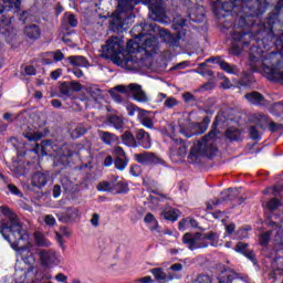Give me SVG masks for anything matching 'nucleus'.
Wrapping results in <instances>:
<instances>
[{
    "label": "nucleus",
    "mask_w": 283,
    "mask_h": 283,
    "mask_svg": "<svg viewBox=\"0 0 283 283\" xmlns=\"http://www.w3.org/2000/svg\"><path fill=\"white\" fill-rule=\"evenodd\" d=\"M70 90H72V92H81V90H83V85L77 82H71Z\"/></svg>",
    "instance_id": "45"
},
{
    "label": "nucleus",
    "mask_w": 283,
    "mask_h": 283,
    "mask_svg": "<svg viewBox=\"0 0 283 283\" xmlns=\"http://www.w3.org/2000/svg\"><path fill=\"white\" fill-rule=\"evenodd\" d=\"M31 185L39 189H41V187H45V185H48V175L45 172L33 174L31 177Z\"/></svg>",
    "instance_id": "13"
},
{
    "label": "nucleus",
    "mask_w": 283,
    "mask_h": 283,
    "mask_svg": "<svg viewBox=\"0 0 283 283\" xmlns=\"http://www.w3.org/2000/svg\"><path fill=\"white\" fill-rule=\"evenodd\" d=\"M55 280H56V282L67 283V275H65L63 273H57L55 275Z\"/></svg>",
    "instance_id": "54"
},
{
    "label": "nucleus",
    "mask_w": 283,
    "mask_h": 283,
    "mask_svg": "<svg viewBox=\"0 0 283 283\" xmlns=\"http://www.w3.org/2000/svg\"><path fill=\"white\" fill-rule=\"evenodd\" d=\"M53 54V60L55 62L63 61L65 59V55L61 51H55Z\"/></svg>",
    "instance_id": "48"
},
{
    "label": "nucleus",
    "mask_w": 283,
    "mask_h": 283,
    "mask_svg": "<svg viewBox=\"0 0 283 283\" xmlns=\"http://www.w3.org/2000/svg\"><path fill=\"white\" fill-rule=\"evenodd\" d=\"M182 242L184 244H187L190 251H196L198 249H207V247H209V242H205V238L200 232H187L182 237Z\"/></svg>",
    "instance_id": "6"
},
{
    "label": "nucleus",
    "mask_w": 283,
    "mask_h": 283,
    "mask_svg": "<svg viewBox=\"0 0 283 283\" xmlns=\"http://www.w3.org/2000/svg\"><path fill=\"white\" fill-rule=\"evenodd\" d=\"M170 143L174 145V147L170 148V151L174 156H187V146L182 144V140L171 137Z\"/></svg>",
    "instance_id": "10"
},
{
    "label": "nucleus",
    "mask_w": 283,
    "mask_h": 283,
    "mask_svg": "<svg viewBox=\"0 0 283 283\" xmlns=\"http://www.w3.org/2000/svg\"><path fill=\"white\" fill-rule=\"evenodd\" d=\"M192 283H211L209 275H199Z\"/></svg>",
    "instance_id": "42"
},
{
    "label": "nucleus",
    "mask_w": 283,
    "mask_h": 283,
    "mask_svg": "<svg viewBox=\"0 0 283 283\" xmlns=\"http://www.w3.org/2000/svg\"><path fill=\"white\" fill-rule=\"evenodd\" d=\"M138 120L147 129H154V120L147 116V111L138 109Z\"/></svg>",
    "instance_id": "16"
},
{
    "label": "nucleus",
    "mask_w": 283,
    "mask_h": 283,
    "mask_svg": "<svg viewBox=\"0 0 283 283\" xmlns=\"http://www.w3.org/2000/svg\"><path fill=\"white\" fill-rule=\"evenodd\" d=\"M114 154L117 158H125V150L120 146L114 148Z\"/></svg>",
    "instance_id": "49"
},
{
    "label": "nucleus",
    "mask_w": 283,
    "mask_h": 283,
    "mask_svg": "<svg viewBox=\"0 0 283 283\" xmlns=\"http://www.w3.org/2000/svg\"><path fill=\"white\" fill-rule=\"evenodd\" d=\"M8 189L11 193H13V196H21V190H19V188L12 184H9Z\"/></svg>",
    "instance_id": "46"
},
{
    "label": "nucleus",
    "mask_w": 283,
    "mask_h": 283,
    "mask_svg": "<svg viewBox=\"0 0 283 283\" xmlns=\"http://www.w3.org/2000/svg\"><path fill=\"white\" fill-rule=\"evenodd\" d=\"M140 283H151L154 282V280L151 279V276H145L143 279L139 280Z\"/></svg>",
    "instance_id": "63"
},
{
    "label": "nucleus",
    "mask_w": 283,
    "mask_h": 283,
    "mask_svg": "<svg viewBox=\"0 0 283 283\" xmlns=\"http://www.w3.org/2000/svg\"><path fill=\"white\" fill-rule=\"evenodd\" d=\"M115 167H116V169H119V171H123V169H125V167H127V161L123 160L122 157H117L115 159Z\"/></svg>",
    "instance_id": "38"
},
{
    "label": "nucleus",
    "mask_w": 283,
    "mask_h": 283,
    "mask_svg": "<svg viewBox=\"0 0 283 283\" xmlns=\"http://www.w3.org/2000/svg\"><path fill=\"white\" fill-rule=\"evenodd\" d=\"M91 224H92V227H98V224H101V216H98V213H94L92 216Z\"/></svg>",
    "instance_id": "44"
},
{
    "label": "nucleus",
    "mask_w": 283,
    "mask_h": 283,
    "mask_svg": "<svg viewBox=\"0 0 283 283\" xmlns=\"http://www.w3.org/2000/svg\"><path fill=\"white\" fill-rule=\"evenodd\" d=\"M136 140L144 149H151V136L145 129H138L136 132Z\"/></svg>",
    "instance_id": "9"
},
{
    "label": "nucleus",
    "mask_w": 283,
    "mask_h": 283,
    "mask_svg": "<svg viewBox=\"0 0 283 283\" xmlns=\"http://www.w3.org/2000/svg\"><path fill=\"white\" fill-rule=\"evenodd\" d=\"M217 136L218 130L212 129L201 139V142L193 144L190 149V160H198L200 156H207L208 158H211V156L218 151V148L213 145V140H216Z\"/></svg>",
    "instance_id": "3"
},
{
    "label": "nucleus",
    "mask_w": 283,
    "mask_h": 283,
    "mask_svg": "<svg viewBox=\"0 0 283 283\" xmlns=\"http://www.w3.org/2000/svg\"><path fill=\"white\" fill-rule=\"evenodd\" d=\"M259 120L262 127H264V125H269L271 132H275L276 125L275 123L269 120V117H266L265 115H259Z\"/></svg>",
    "instance_id": "31"
},
{
    "label": "nucleus",
    "mask_w": 283,
    "mask_h": 283,
    "mask_svg": "<svg viewBox=\"0 0 283 283\" xmlns=\"http://www.w3.org/2000/svg\"><path fill=\"white\" fill-rule=\"evenodd\" d=\"M262 70L269 81H276L277 83H283V71H280L277 66H269V60H265V62H263Z\"/></svg>",
    "instance_id": "7"
},
{
    "label": "nucleus",
    "mask_w": 283,
    "mask_h": 283,
    "mask_svg": "<svg viewBox=\"0 0 283 283\" xmlns=\"http://www.w3.org/2000/svg\"><path fill=\"white\" fill-rule=\"evenodd\" d=\"M24 138L29 140V143H36V140H41L43 138V133L41 132H33V133H25L23 134Z\"/></svg>",
    "instance_id": "27"
},
{
    "label": "nucleus",
    "mask_w": 283,
    "mask_h": 283,
    "mask_svg": "<svg viewBox=\"0 0 283 283\" xmlns=\"http://www.w3.org/2000/svg\"><path fill=\"white\" fill-rule=\"evenodd\" d=\"M226 137L229 140H239L240 139V132L237 128H228L226 130Z\"/></svg>",
    "instance_id": "30"
},
{
    "label": "nucleus",
    "mask_w": 283,
    "mask_h": 283,
    "mask_svg": "<svg viewBox=\"0 0 283 283\" xmlns=\"http://www.w3.org/2000/svg\"><path fill=\"white\" fill-rule=\"evenodd\" d=\"M124 105L127 109L128 116H134L136 114V112L138 109V107H136V105H134L129 102H126Z\"/></svg>",
    "instance_id": "37"
},
{
    "label": "nucleus",
    "mask_w": 283,
    "mask_h": 283,
    "mask_svg": "<svg viewBox=\"0 0 283 283\" xmlns=\"http://www.w3.org/2000/svg\"><path fill=\"white\" fill-rule=\"evenodd\" d=\"M144 222L147 224L148 229L150 231H156L158 229V221L156 220V217L151 213H147L144 218Z\"/></svg>",
    "instance_id": "21"
},
{
    "label": "nucleus",
    "mask_w": 283,
    "mask_h": 283,
    "mask_svg": "<svg viewBox=\"0 0 283 283\" xmlns=\"http://www.w3.org/2000/svg\"><path fill=\"white\" fill-rule=\"evenodd\" d=\"M208 63H214L217 65H219V67H221V63H223L224 61L221 57H209L207 60Z\"/></svg>",
    "instance_id": "53"
},
{
    "label": "nucleus",
    "mask_w": 283,
    "mask_h": 283,
    "mask_svg": "<svg viewBox=\"0 0 283 283\" xmlns=\"http://www.w3.org/2000/svg\"><path fill=\"white\" fill-rule=\"evenodd\" d=\"M150 273L154 275L155 280L159 283L169 282V280H174L172 277L167 276V273L163 271V268H155L150 270Z\"/></svg>",
    "instance_id": "18"
},
{
    "label": "nucleus",
    "mask_w": 283,
    "mask_h": 283,
    "mask_svg": "<svg viewBox=\"0 0 283 283\" xmlns=\"http://www.w3.org/2000/svg\"><path fill=\"white\" fill-rule=\"evenodd\" d=\"M102 50L106 52L119 67H132V64L136 63L132 54L140 52V44L130 40L125 50V42H123L120 38L114 36L106 42V45H104Z\"/></svg>",
    "instance_id": "2"
},
{
    "label": "nucleus",
    "mask_w": 283,
    "mask_h": 283,
    "mask_svg": "<svg viewBox=\"0 0 283 283\" xmlns=\"http://www.w3.org/2000/svg\"><path fill=\"white\" fill-rule=\"evenodd\" d=\"M0 212L9 220L7 223L1 222L0 233L11 244L17 256L21 258L24 264L34 266L36 264V258L34 256L36 253L43 266H59L61 264V254L54 250H39L34 244L30 243V235L23 230V226H21L17 214L10 208L1 206Z\"/></svg>",
    "instance_id": "1"
},
{
    "label": "nucleus",
    "mask_w": 283,
    "mask_h": 283,
    "mask_svg": "<svg viewBox=\"0 0 283 283\" xmlns=\"http://www.w3.org/2000/svg\"><path fill=\"white\" fill-rule=\"evenodd\" d=\"M158 45V40L154 36H148L144 39V51L146 52L147 56H151L156 54V48Z\"/></svg>",
    "instance_id": "11"
},
{
    "label": "nucleus",
    "mask_w": 283,
    "mask_h": 283,
    "mask_svg": "<svg viewBox=\"0 0 283 283\" xmlns=\"http://www.w3.org/2000/svg\"><path fill=\"white\" fill-rule=\"evenodd\" d=\"M165 107H167L168 109H171L172 107H176V105H178V102L176 98L174 97H168L165 103H164Z\"/></svg>",
    "instance_id": "40"
},
{
    "label": "nucleus",
    "mask_w": 283,
    "mask_h": 283,
    "mask_svg": "<svg viewBox=\"0 0 283 283\" xmlns=\"http://www.w3.org/2000/svg\"><path fill=\"white\" fill-rule=\"evenodd\" d=\"M15 283H25V271L20 270L15 272Z\"/></svg>",
    "instance_id": "39"
},
{
    "label": "nucleus",
    "mask_w": 283,
    "mask_h": 283,
    "mask_svg": "<svg viewBox=\"0 0 283 283\" xmlns=\"http://www.w3.org/2000/svg\"><path fill=\"white\" fill-rule=\"evenodd\" d=\"M122 142L124 145H126V147H133L134 149H136V147H138V142H137L136 137H134V134H132V132H129V130H126L122 135Z\"/></svg>",
    "instance_id": "15"
},
{
    "label": "nucleus",
    "mask_w": 283,
    "mask_h": 283,
    "mask_svg": "<svg viewBox=\"0 0 283 283\" xmlns=\"http://www.w3.org/2000/svg\"><path fill=\"white\" fill-rule=\"evenodd\" d=\"M247 243L239 242L234 251H237V253H244V251H247Z\"/></svg>",
    "instance_id": "50"
},
{
    "label": "nucleus",
    "mask_w": 283,
    "mask_h": 283,
    "mask_svg": "<svg viewBox=\"0 0 283 283\" xmlns=\"http://www.w3.org/2000/svg\"><path fill=\"white\" fill-rule=\"evenodd\" d=\"M200 130L196 129V123H191L189 118L181 117L178 120V125H170V134L176 136V134H181L186 138H191L192 136H198Z\"/></svg>",
    "instance_id": "4"
},
{
    "label": "nucleus",
    "mask_w": 283,
    "mask_h": 283,
    "mask_svg": "<svg viewBox=\"0 0 283 283\" xmlns=\"http://www.w3.org/2000/svg\"><path fill=\"white\" fill-rule=\"evenodd\" d=\"M61 233L64 238H70L72 235V232L67 228H61Z\"/></svg>",
    "instance_id": "62"
},
{
    "label": "nucleus",
    "mask_w": 283,
    "mask_h": 283,
    "mask_svg": "<svg viewBox=\"0 0 283 283\" xmlns=\"http://www.w3.org/2000/svg\"><path fill=\"white\" fill-rule=\"evenodd\" d=\"M160 8H163V0H159L157 6H154V4L150 6V10L154 12V14H157Z\"/></svg>",
    "instance_id": "57"
},
{
    "label": "nucleus",
    "mask_w": 283,
    "mask_h": 283,
    "mask_svg": "<svg viewBox=\"0 0 283 283\" xmlns=\"http://www.w3.org/2000/svg\"><path fill=\"white\" fill-rule=\"evenodd\" d=\"M44 223L48 226V227H54V224H56V219L54 218V216L52 214H46L44 217Z\"/></svg>",
    "instance_id": "41"
},
{
    "label": "nucleus",
    "mask_w": 283,
    "mask_h": 283,
    "mask_svg": "<svg viewBox=\"0 0 283 283\" xmlns=\"http://www.w3.org/2000/svg\"><path fill=\"white\" fill-rule=\"evenodd\" d=\"M219 283H231L235 280V272L233 270L226 269L219 273Z\"/></svg>",
    "instance_id": "17"
},
{
    "label": "nucleus",
    "mask_w": 283,
    "mask_h": 283,
    "mask_svg": "<svg viewBox=\"0 0 283 283\" xmlns=\"http://www.w3.org/2000/svg\"><path fill=\"white\" fill-rule=\"evenodd\" d=\"M221 70H223V72H227L228 74H235L238 72V69L229 63H227L226 61L221 62Z\"/></svg>",
    "instance_id": "35"
},
{
    "label": "nucleus",
    "mask_w": 283,
    "mask_h": 283,
    "mask_svg": "<svg viewBox=\"0 0 283 283\" xmlns=\"http://www.w3.org/2000/svg\"><path fill=\"white\" fill-rule=\"evenodd\" d=\"M59 76H61V69H57V70L51 72V78H53V81H56V78H59Z\"/></svg>",
    "instance_id": "60"
},
{
    "label": "nucleus",
    "mask_w": 283,
    "mask_h": 283,
    "mask_svg": "<svg viewBox=\"0 0 283 283\" xmlns=\"http://www.w3.org/2000/svg\"><path fill=\"white\" fill-rule=\"evenodd\" d=\"M4 6L0 9V14H3V12H10L13 10V12H19L21 8V0H2Z\"/></svg>",
    "instance_id": "12"
},
{
    "label": "nucleus",
    "mask_w": 283,
    "mask_h": 283,
    "mask_svg": "<svg viewBox=\"0 0 283 283\" xmlns=\"http://www.w3.org/2000/svg\"><path fill=\"white\" fill-rule=\"evenodd\" d=\"M170 271H176V272L182 271V264H180V263H175V264H172V265L170 266Z\"/></svg>",
    "instance_id": "61"
},
{
    "label": "nucleus",
    "mask_w": 283,
    "mask_h": 283,
    "mask_svg": "<svg viewBox=\"0 0 283 283\" xmlns=\"http://www.w3.org/2000/svg\"><path fill=\"white\" fill-rule=\"evenodd\" d=\"M208 127H209V120H207V119H205L201 123L195 124V129L197 132H199L198 135L205 134L207 132Z\"/></svg>",
    "instance_id": "33"
},
{
    "label": "nucleus",
    "mask_w": 283,
    "mask_h": 283,
    "mask_svg": "<svg viewBox=\"0 0 283 283\" xmlns=\"http://www.w3.org/2000/svg\"><path fill=\"white\" fill-rule=\"evenodd\" d=\"M187 227H189L188 219H184L179 222V231H185V229H187Z\"/></svg>",
    "instance_id": "56"
},
{
    "label": "nucleus",
    "mask_w": 283,
    "mask_h": 283,
    "mask_svg": "<svg viewBox=\"0 0 283 283\" xmlns=\"http://www.w3.org/2000/svg\"><path fill=\"white\" fill-rule=\"evenodd\" d=\"M24 32L29 39H39L41 36V30L36 25L27 27Z\"/></svg>",
    "instance_id": "22"
},
{
    "label": "nucleus",
    "mask_w": 283,
    "mask_h": 283,
    "mask_svg": "<svg viewBox=\"0 0 283 283\" xmlns=\"http://www.w3.org/2000/svg\"><path fill=\"white\" fill-rule=\"evenodd\" d=\"M161 216L165 218V220H170L171 222H176L178 220L180 212L177 209L174 208H166Z\"/></svg>",
    "instance_id": "20"
},
{
    "label": "nucleus",
    "mask_w": 283,
    "mask_h": 283,
    "mask_svg": "<svg viewBox=\"0 0 283 283\" xmlns=\"http://www.w3.org/2000/svg\"><path fill=\"white\" fill-rule=\"evenodd\" d=\"M67 60L73 67H90V62L83 55H72Z\"/></svg>",
    "instance_id": "14"
},
{
    "label": "nucleus",
    "mask_w": 283,
    "mask_h": 283,
    "mask_svg": "<svg viewBox=\"0 0 283 283\" xmlns=\"http://www.w3.org/2000/svg\"><path fill=\"white\" fill-rule=\"evenodd\" d=\"M67 19L71 28H76V25H78V21L76 20V17H74V14H69Z\"/></svg>",
    "instance_id": "47"
},
{
    "label": "nucleus",
    "mask_w": 283,
    "mask_h": 283,
    "mask_svg": "<svg viewBox=\"0 0 283 283\" xmlns=\"http://www.w3.org/2000/svg\"><path fill=\"white\" fill-rule=\"evenodd\" d=\"M281 205L282 202H280V200L271 199L268 203L263 205V207L269 211H275L276 209H280Z\"/></svg>",
    "instance_id": "32"
},
{
    "label": "nucleus",
    "mask_w": 283,
    "mask_h": 283,
    "mask_svg": "<svg viewBox=\"0 0 283 283\" xmlns=\"http://www.w3.org/2000/svg\"><path fill=\"white\" fill-rule=\"evenodd\" d=\"M221 87L223 90H230L231 81H229V78L224 77L223 81L221 82Z\"/></svg>",
    "instance_id": "58"
},
{
    "label": "nucleus",
    "mask_w": 283,
    "mask_h": 283,
    "mask_svg": "<svg viewBox=\"0 0 283 283\" xmlns=\"http://www.w3.org/2000/svg\"><path fill=\"white\" fill-rule=\"evenodd\" d=\"M250 138H252V140H260V132H258V128L255 127H250Z\"/></svg>",
    "instance_id": "43"
},
{
    "label": "nucleus",
    "mask_w": 283,
    "mask_h": 283,
    "mask_svg": "<svg viewBox=\"0 0 283 283\" xmlns=\"http://www.w3.org/2000/svg\"><path fill=\"white\" fill-rule=\"evenodd\" d=\"M145 205L150 211H156V209H158L160 205V200L158 199V197L150 196Z\"/></svg>",
    "instance_id": "24"
},
{
    "label": "nucleus",
    "mask_w": 283,
    "mask_h": 283,
    "mask_svg": "<svg viewBox=\"0 0 283 283\" xmlns=\"http://www.w3.org/2000/svg\"><path fill=\"white\" fill-rule=\"evenodd\" d=\"M116 189V184L108 182V181H102L97 185L98 191H114Z\"/></svg>",
    "instance_id": "25"
},
{
    "label": "nucleus",
    "mask_w": 283,
    "mask_h": 283,
    "mask_svg": "<svg viewBox=\"0 0 283 283\" xmlns=\"http://www.w3.org/2000/svg\"><path fill=\"white\" fill-rule=\"evenodd\" d=\"M135 160L140 165H159L163 160L154 153L135 154Z\"/></svg>",
    "instance_id": "8"
},
{
    "label": "nucleus",
    "mask_w": 283,
    "mask_h": 283,
    "mask_svg": "<svg viewBox=\"0 0 283 283\" xmlns=\"http://www.w3.org/2000/svg\"><path fill=\"white\" fill-rule=\"evenodd\" d=\"M270 240H271V232H264L261 234L259 242L262 247H266Z\"/></svg>",
    "instance_id": "36"
},
{
    "label": "nucleus",
    "mask_w": 283,
    "mask_h": 283,
    "mask_svg": "<svg viewBox=\"0 0 283 283\" xmlns=\"http://www.w3.org/2000/svg\"><path fill=\"white\" fill-rule=\"evenodd\" d=\"M115 92H120L122 94H127L130 91V94L137 103H149V97L147 93L143 91V87L138 84H129L128 86L118 85L115 86Z\"/></svg>",
    "instance_id": "5"
},
{
    "label": "nucleus",
    "mask_w": 283,
    "mask_h": 283,
    "mask_svg": "<svg viewBox=\"0 0 283 283\" xmlns=\"http://www.w3.org/2000/svg\"><path fill=\"white\" fill-rule=\"evenodd\" d=\"M34 240L35 244H38L39 247H50V241H48V239H45V235L41 232H36L34 234Z\"/></svg>",
    "instance_id": "26"
},
{
    "label": "nucleus",
    "mask_w": 283,
    "mask_h": 283,
    "mask_svg": "<svg viewBox=\"0 0 283 283\" xmlns=\"http://www.w3.org/2000/svg\"><path fill=\"white\" fill-rule=\"evenodd\" d=\"M108 123L116 129H122L125 127V122H123V119L116 115L108 117Z\"/></svg>",
    "instance_id": "23"
},
{
    "label": "nucleus",
    "mask_w": 283,
    "mask_h": 283,
    "mask_svg": "<svg viewBox=\"0 0 283 283\" xmlns=\"http://www.w3.org/2000/svg\"><path fill=\"white\" fill-rule=\"evenodd\" d=\"M116 193H127L129 191V186L125 181H118L115 185Z\"/></svg>",
    "instance_id": "34"
},
{
    "label": "nucleus",
    "mask_w": 283,
    "mask_h": 283,
    "mask_svg": "<svg viewBox=\"0 0 283 283\" xmlns=\"http://www.w3.org/2000/svg\"><path fill=\"white\" fill-rule=\"evenodd\" d=\"M61 196V186L53 187V197L59 198Z\"/></svg>",
    "instance_id": "59"
},
{
    "label": "nucleus",
    "mask_w": 283,
    "mask_h": 283,
    "mask_svg": "<svg viewBox=\"0 0 283 283\" xmlns=\"http://www.w3.org/2000/svg\"><path fill=\"white\" fill-rule=\"evenodd\" d=\"M99 136L105 145H112L116 140V135L107 132H99Z\"/></svg>",
    "instance_id": "28"
},
{
    "label": "nucleus",
    "mask_w": 283,
    "mask_h": 283,
    "mask_svg": "<svg viewBox=\"0 0 283 283\" xmlns=\"http://www.w3.org/2000/svg\"><path fill=\"white\" fill-rule=\"evenodd\" d=\"M244 98H247L251 105H262V103H264V97L258 92L245 94Z\"/></svg>",
    "instance_id": "19"
},
{
    "label": "nucleus",
    "mask_w": 283,
    "mask_h": 283,
    "mask_svg": "<svg viewBox=\"0 0 283 283\" xmlns=\"http://www.w3.org/2000/svg\"><path fill=\"white\" fill-rule=\"evenodd\" d=\"M24 73L27 76H34V74H36V69H34V66H27Z\"/></svg>",
    "instance_id": "52"
},
{
    "label": "nucleus",
    "mask_w": 283,
    "mask_h": 283,
    "mask_svg": "<svg viewBox=\"0 0 283 283\" xmlns=\"http://www.w3.org/2000/svg\"><path fill=\"white\" fill-rule=\"evenodd\" d=\"M83 134H85V129L76 128L75 130H73L71 133V136H72V138H81V136H83Z\"/></svg>",
    "instance_id": "51"
},
{
    "label": "nucleus",
    "mask_w": 283,
    "mask_h": 283,
    "mask_svg": "<svg viewBox=\"0 0 283 283\" xmlns=\"http://www.w3.org/2000/svg\"><path fill=\"white\" fill-rule=\"evenodd\" d=\"M65 216L69 220H78V218H81V210L76 208H69L65 211Z\"/></svg>",
    "instance_id": "29"
},
{
    "label": "nucleus",
    "mask_w": 283,
    "mask_h": 283,
    "mask_svg": "<svg viewBox=\"0 0 283 283\" xmlns=\"http://www.w3.org/2000/svg\"><path fill=\"white\" fill-rule=\"evenodd\" d=\"M61 94H63V96H70L71 94V88L67 87V85H62V87L60 88Z\"/></svg>",
    "instance_id": "55"
},
{
    "label": "nucleus",
    "mask_w": 283,
    "mask_h": 283,
    "mask_svg": "<svg viewBox=\"0 0 283 283\" xmlns=\"http://www.w3.org/2000/svg\"><path fill=\"white\" fill-rule=\"evenodd\" d=\"M274 107L280 112V114H283V103H276L274 104Z\"/></svg>",
    "instance_id": "64"
}]
</instances>
